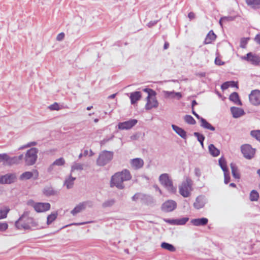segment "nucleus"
I'll use <instances>...</instances> for the list:
<instances>
[{
  "label": "nucleus",
  "mask_w": 260,
  "mask_h": 260,
  "mask_svg": "<svg viewBox=\"0 0 260 260\" xmlns=\"http://www.w3.org/2000/svg\"><path fill=\"white\" fill-rule=\"evenodd\" d=\"M38 152L37 148H31L27 151L24 156V162L26 166H32L36 163Z\"/></svg>",
  "instance_id": "20e7f679"
},
{
  "label": "nucleus",
  "mask_w": 260,
  "mask_h": 260,
  "mask_svg": "<svg viewBox=\"0 0 260 260\" xmlns=\"http://www.w3.org/2000/svg\"><path fill=\"white\" fill-rule=\"evenodd\" d=\"M194 174L198 178L200 177V176H201V172L199 168H196L194 169Z\"/></svg>",
  "instance_id": "052dcab7"
},
{
  "label": "nucleus",
  "mask_w": 260,
  "mask_h": 260,
  "mask_svg": "<svg viewBox=\"0 0 260 260\" xmlns=\"http://www.w3.org/2000/svg\"><path fill=\"white\" fill-rule=\"evenodd\" d=\"M218 162H219V165L220 167H221V169L222 170V171H223V172L229 171L228 169L226 167V161L223 157H221L219 159Z\"/></svg>",
  "instance_id": "72a5a7b5"
},
{
  "label": "nucleus",
  "mask_w": 260,
  "mask_h": 260,
  "mask_svg": "<svg viewBox=\"0 0 260 260\" xmlns=\"http://www.w3.org/2000/svg\"><path fill=\"white\" fill-rule=\"evenodd\" d=\"M157 21H151L148 23L147 26L149 27H151L155 25L157 23Z\"/></svg>",
  "instance_id": "774afa93"
},
{
  "label": "nucleus",
  "mask_w": 260,
  "mask_h": 260,
  "mask_svg": "<svg viewBox=\"0 0 260 260\" xmlns=\"http://www.w3.org/2000/svg\"><path fill=\"white\" fill-rule=\"evenodd\" d=\"M165 221L168 223H169L172 225H176V219H165Z\"/></svg>",
  "instance_id": "13d9d810"
},
{
  "label": "nucleus",
  "mask_w": 260,
  "mask_h": 260,
  "mask_svg": "<svg viewBox=\"0 0 260 260\" xmlns=\"http://www.w3.org/2000/svg\"><path fill=\"white\" fill-rule=\"evenodd\" d=\"M28 222H29V224L31 226V229L37 226V222L32 218L29 217V219H28Z\"/></svg>",
  "instance_id": "8fccbe9b"
},
{
  "label": "nucleus",
  "mask_w": 260,
  "mask_h": 260,
  "mask_svg": "<svg viewBox=\"0 0 260 260\" xmlns=\"http://www.w3.org/2000/svg\"><path fill=\"white\" fill-rule=\"evenodd\" d=\"M215 63L218 66L224 64V62L222 61L221 59L218 57H216L215 59Z\"/></svg>",
  "instance_id": "e2e57ef3"
},
{
  "label": "nucleus",
  "mask_w": 260,
  "mask_h": 260,
  "mask_svg": "<svg viewBox=\"0 0 260 260\" xmlns=\"http://www.w3.org/2000/svg\"><path fill=\"white\" fill-rule=\"evenodd\" d=\"M230 180V173L228 171L224 172V182L225 184H228Z\"/></svg>",
  "instance_id": "de8ad7c7"
},
{
  "label": "nucleus",
  "mask_w": 260,
  "mask_h": 260,
  "mask_svg": "<svg viewBox=\"0 0 260 260\" xmlns=\"http://www.w3.org/2000/svg\"><path fill=\"white\" fill-rule=\"evenodd\" d=\"M208 219L205 217L191 219L190 222L195 226H204L208 223Z\"/></svg>",
  "instance_id": "6ab92c4d"
},
{
  "label": "nucleus",
  "mask_w": 260,
  "mask_h": 260,
  "mask_svg": "<svg viewBox=\"0 0 260 260\" xmlns=\"http://www.w3.org/2000/svg\"><path fill=\"white\" fill-rule=\"evenodd\" d=\"M132 200L134 201H136L138 199H141V200H152V198L150 196H148L145 194H142L140 193H137L134 194L132 197Z\"/></svg>",
  "instance_id": "4be33fe9"
},
{
  "label": "nucleus",
  "mask_w": 260,
  "mask_h": 260,
  "mask_svg": "<svg viewBox=\"0 0 260 260\" xmlns=\"http://www.w3.org/2000/svg\"><path fill=\"white\" fill-rule=\"evenodd\" d=\"M130 165L135 170H139L144 166V160L141 158H136L130 160Z\"/></svg>",
  "instance_id": "f3484780"
},
{
  "label": "nucleus",
  "mask_w": 260,
  "mask_h": 260,
  "mask_svg": "<svg viewBox=\"0 0 260 260\" xmlns=\"http://www.w3.org/2000/svg\"><path fill=\"white\" fill-rule=\"evenodd\" d=\"M114 135H112L110 137H109L108 138V137L105 138V139H104L103 140H102L100 142L101 145V146L104 145L105 144H106L108 142H109V141L112 140L113 139V138H114Z\"/></svg>",
  "instance_id": "09e8293b"
},
{
  "label": "nucleus",
  "mask_w": 260,
  "mask_h": 260,
  "mask_svg": "<svg viewBox=\"0 0 260 260\" xmlns=\"http://www.w3.org/2000/svg\"><path fill=\"white\" fill-rule=\"evenodd\" d=\"M229 82L230 87H236L237 88H238V84H237V82H235L234 81H229Z\"/></svg>",
  "instance_id": "69168bd1"
},
{
  "label": "nucleus",
  "mask_w": 260,
  "mask_h": 260,
  "mask_svg": "<svg viewBox=\"0 0 260 260\" xmlns=\"http://www.w3.org/2000/svg\"><path fill=\"white\" fill-rule=\"evenodd\" d=\"M49 108L51 110H58L60 109L59 106L57 103H54L49 106Z\"/></svg>",
  "instance_id": "603ef678"
},
{
  "label": "nucleus",
  "mask_w": 260,
  "mask_h": 260,
  "mask_svg": "<svg viewBox=\"0 0 260 260\" xmlns=\"http://www.w3.org/2000/svg\"><path fill=\"white\" fill-rule=\"evenodd\" d=\"M113 152L107 150L102 151L96 160L99 166H104L109 163L113 158Z\"/></svg>",
  "instance_id": "39448f33"
},
{
  "label": "nucleus",
  "mask_w": 260,
  "mask_h": 260,
  "mask_svg": "<svg viewBox=\"0 0 260 260\" xmlns=\"http://www.w3.org/2000/svg\"><path fill=\"white\" fill-rule=\"evenodd\" d=\"M161 247L171 252H174L176 250L175 247L172 244L167 242H162L161 244Z\"/></svg>",
  "instance_id": "473e14b6"
},
{
  "label": "nucleus",
  "mask_w": 260,
  "mask_h": 260,
  "mask_svg": "<svg viewBox=\"0 0 260 260\" xmlns=\"http://www.w3.org/2000/svg\"><path fill=\"white\" fill-rule=\"evenodd\" d=\"M37 143L36 142H31L28 143L27 144H26V145H25L23 146H21V147H20L19 149H22L25 148H28V147H30L31 146H34L37 145Z\"/></svg>",
  "instance_id": "3c124183"
},
{
  "label": "nucleus",
  "mask_w": 260,
  "mask_h": 260,
  "mask_svg": "<svg viewBox=\"0 0 260 260\" xmlns=\"http://www.w3.org/2000/svg\"><path fill=\"white\" fill-rule=\"evenodd\" d=\"M201 126L203 128L211 131H214L215 128L210 123H209L205 119L202 118L201 120Z\"/></svg>",
  "instance_id": "393cba45"
},
{
  "label": "nucleus",
  "mask_w": 260,
  "mask_h": 260,
  "mask_svg": "<svg viewBox=\"0 0 260 260\" xmlns=\"http://www.w3.org/2000/svg\"><path fill=\"white\" fill-rule=\"evenodd\" d=\"M192 181L189 178H187L183 182L179 187L180 194L184 198L188 197L191 191Z\"/></svg>",
  "instance_id": "423d86ee"
},
{
  "label": "nucleus",
  "mask_w": 260,
  "mask_h": 260,
  "mask_svg": "<svg viewBox=\"0 0 260 260\" xmlns=\"http://www.w3.org/2000/svg\"><path fill=\"white\" fill-rule=\"evenodd\" d=\"M36 203H35L34 201L32 200H30L28 201L27 203L28 205L33 207L34 209H35V206L36 205Z\"/></svg>",
  "instance_id": "338daca9"
},
{
  "label": "nucleus",
  "mask_w": 260,
  "mask_h": 260,
  "mask_svg": "<svg viewBox=\"0 0 260 260\" xmlns=\"http://www.w3.org/2000/svg\"><path fill=\"white\" fill-rule=\"evenodd\" d=\"M58 214L57 212L52 213L51 214L49 215L47 218V223L48 225L50 224L53 221H54Z\"/></svg>",
  "instance_id": "f704fd0d"
},
{
  "label": "nucleus",
  "mask_w": 260,
  "mask_h": 260,
  "mask_svg": "<svg viewBox=\"0 0 260 260\" xmlns=\"http://www.w3.org/2000/svg\"><path fill=\"white\" fill-rule=\"evenodd\" d=\"M248 38H243L240 40V47L242 48H245L247 44Z\"/></svg>",
  "instance_id": "a18cd8bd"
},
{
  "label": "nucleus",
  "mask_w": 260,
  "mask_h": 260,
  "mask_svg": "<svg viewBox=\"0 0 260 260\" xmlns=\"http://www.w3.org/2000/svg\"><path fill=\"white\" fill-rule=\"evenodd\" d=\"M9 211L10 209L8 207H5L4 209H1L0 210V219L6 218Z\"/></svg>",
  "instance_id": "e433bc0d"
},
{
  "label": "nucleus",
  "mask_w": 260,
  "mask_h": 260,
  "mask_svg": "<svg viewBox=\"0 0 260 260\" xmlns=\"http://www.w3.org/2000/svg\"><path fill=\"white\" fill-rule=\"evenodd\" d=\"M206 203V199L204 196H199L196 199L193 204V207L197 210L203 208Z\"/></svg>",
  "instance_id": "dca6fc26"
},
{
  "label": "nucleus",
  "mask_w": 260,
  "mask_h": 260,
  "mask_svg": "<svg viewBox=\"0 0 260 260\" xmlns=\"http://www.w3.org/2000/svg\"><path fill=\"white\" fill-rule=\"evenodd\" d=\"M15 164H18L17 161H16V158L15 156L14 157H10L8 155V158L7 159V162H4L5 165L11 166Z\"/></svg>",
  "instance_id": "4c0bfd02"
},
{
  "label": "nucleus",
  "mask_w": 260,
  "mask_h": 260,
  "mask_svg": "<svg viewBox=\"0 0 260 260\" xmlns=\"http://www.w3.org/2000/svg\"><path fill=\"white\" fill-rule=\"evenodd\" d=\"M173 129L182 139H186L187 138L186 132L181 127L174 124L172 125Z\"/></svg>",
  "instance_id": "412c9836"
},
{
  "label": "nucleus",
  "mask_w": 260,
  "mask_h": 260,
  "mask_svg": "<svg viewBox=\"0 0 260 260\" xmlns=\"http://www.w3.org/2000/svg\"><path fill=\"white\" fill-rule=\"evenodd\" d=\"M241 152L245 158L251 159L254 156L255 150L249 144H244L241 147Z\"/></svg>",
  "instance_id": "0eeeda50"
},
{
  "label": "nucleus",
  "mask_w": 260,
  "mask_h": 260,
  "mask_svg": "<svg viewBox=\"0 0 260 260\" xmlns=\"http://www.w3.org/2000/svg\"><path fill=\"white\" fill-rule=\"evenodd\" d=\"M83 169V165L80 163L74 162L71 167V173L75 170H82Z\"/></svg>",
  "instance_id": "ea45409f"
},
{
  "label": "nucleus",
  "mask_w": 260,
  "mask_h": 260,
  "mask_svg": "<svg viewBox=\"0 0 260 260\" xmlns=\"http://www.w3.org/2000/svg\"><path fill=\"white\" fill-rule=\"evenodd\" d=\"M15 157L16 158V161H17L18 164H20L23 159H24V157L23 154H21L18 156H15Z\"/></svg>",
  "instance_id": "680f3d73"
},
{
  "label": "nucleus",
  "mask_w": 260,
  "mask_h": 260,
  "mask_svg": "<svg viewBox=\"0 0 260 260\" xmlns=\"http://www.w3.org/2000/svg\"><path fill=\"white\" fill-rule=\"evenodd\" d=\"M64 37V34L63 32H61L56 37V40L57 41H60L63 40Z\"/></svg>",
  "instance_id": "0e129e2a"
},
{
  "label": "nucleus",
  "mask_w": 260,
  "mask_h": 260,
  "mask_svg": "<svg viewBox=\"0 0 260 260\" xmlns=\"http://www.w3.org/2000/svg\"><path fill=\"white\" fill-rule=\"evenodd\" d=\"M92 206V203L91 202H89V201H87V202H82V203H80V204H79L78 205H77L74 208L73 210H72L71 212V214L75 216V215H76L77 213H80V212H81L83 210L85 209L86 206Z\"/></svg>",
  "instance_id": "2eb2a0df"
},
{
  "label": "nucleus",
  "mask_w": 260,
  "mask_h": 260,
  "mask_svg": "<svg viewBox=\"0 0 260 260\" xmlns=\"http://www.w3.org/2000/svg\"><path fill=\"white\" fill-rule=\"evenodd\" d=\"M229 87H230L229 82V81H227V82L223 83L221 85V88L222 89V90H224L227 89Z\"/></svg>",
  "instance_id": "bf43d9fd"
},
{
  "label": "nucleus",
  "mask_w": 260,
  "mask_h": 260,
  "mask_svg": "<svg viewBox=\"0 0 260 260\" xmlns=\"http://www.w3.org/2000/svg\"><path fill=\"white\" fill-rule=\"evenodd\" d=\"M8 154L7 153L0 154V162H6L8 158Z\"/></svg>",
  "instance_id": "864d4df0"
},
{
  "label": "nucleus",
  "mask_w": 260,
  "mask_h": 260,
  "mask_svg": "<svg viewBox=\"0 0 260 260\" xmlns=\"http://www.w3.org/2000/svg\"><path fill=\"white\" fill-rule=\"evenodd\" d=\"M250 102L253 105H260V90L256 89L252 90L249 95Z\"/></svg>",
  "instance_id": "9d476101"
},
{
  "label": "nucleus",
  "mask_w": 260,
  "mask_h": 260,
  "mask_svg": "<svg viewBox=\"0 0 260 260\" xmlns=\"http://www.w3.org/2000/svg\"><path fill=\"white\" fill-rule=\"evenodd\" d=\"M229 99L230 101H233L235 103V104L238 105H241L242 103L241 101L239 99V96L237 92H233L229 97Z\"/></svg>",
  "instance_id": "c756f323"
},
{
  "label": "nucleus",
  "mask_w": 260,
  "mask_h": 260,
  "mask_svg": "<svg viewBox=\"0 0 260 260\" xmlns=\"http://www.w3.org/2000/svg\"><path fill=\"white\" fill-rule=\"evenodd\" d=\"M132 179L130 171L127 169H124L120 172L115 173L111 177L110 180V186L116 187L119 189H123L124 188V181H129Z\"/></svg>",
  "instance_id": "f257e3e1"
},
{
  "label": "nucleus",
  "mask_w": 260,
  "mask_h": 260,
  "mask_svg": "<svg viewBox=\"0 0 260 260\" xmlns=\"http://www.w3.org/2000/svg\"><path fill=\"white\" fill-rule=\"evenodd\" d=\"M164 95L166 98H171L172 99H176L177 100H180L182 95L181 92H176L174 91H163Z\"/></svg>",
  "instance_id": "aec40b11"
},
{
  "label": "nucleus",
  "mask_w": 260,
  "mask_h": 260,
  "mask_svg": "<svg viewBox=\"0 0 260 260\" xmlns=\"http://www.w3.org/2000/svg\"><path fill=\"white\" fill-rule=\"evenodd\" d=\"M29 212L25 211L23 214L19 217V218L15 222V226L18 230H29L31 229V226L29 224L28 219H29L28 216Z\"/></svg>",
  "instance_id": "7ed1b4c3"
},
{
  "label": "nucleus",
  "mask_w": 260,
  "mask_h": 260,
  "mask_svg": "<svg viewBox=\"0 0 260 260\" xmlns=\"http://www.w3.org/2000/svg\"><path fill=\"white\" fill-rule=\"evenodd\" d=\"M53 163L55 166H61L65 164V160L63 158L60 157L56 159Z\"/></svg>",
  "instance_id": "c03bdc74"
},
{
  "label": "nucleus",
  "mask_w": 260,
  "mask_h": 260,
  "mask_svg": "<svg viewBox=\"0 0 260 260\" xmlns=\"http://www.w3.org/2000/svg\"><path fill=\"white\" fill-rule=\"evenodd\" d=\"M231 111L234 118H238L244 114V110L240 108L232 107L231 108Z\"/></svg>",
  "instance_id": "5701e85b"
},
{
  "label": "nucleus",
  "mask_w": 260,
  "mask_h": 260,
  "mask_svg": "<svg viewBox=\"0 0 260 260\" xmlns=\"http://www.w3.org/2000/svg\"><path fill=\"white\" fill-rule=\"evenodd\" d=\"M233 176L236 179H239L240 175L236 165L233 162L230 165Z\"/></svg>",
  "instance_id": "c85d7f7f"
},
{
  "label": "nucleus",
  "mask_w": 260,
  "mask_h": 260,
  "mask_svg": "<svg viewBox=\"0 0 260 260\" xmlns=\"http://www.w3.org/2000/svg\"><path fill=\"white\" fill-rule=\"evenodd\" d=\"M209 151L210 153L214 157L217 156L220 154V151L217 148L215 147V146L211 144L209 145L208 147Z\"/></svg>",
  "instance_id": "7c9ffc66"
},
{
  "label": "nucleus",
  "mask_w": 260,
  "mask_h": 260,
  "mask_svg": "<svg viewBox=\"0 0 260 260\" xmlns=\"http://www.w3.org/2000/svg\"><path fill=\"white\" fill-rule=\"evenodd\" d=\"M17 177L15 173H8L0 176V184H12L15 182Z\"/></svg>",
  "instance_id": "6e6552de"
},
{
  "label": "nucleus",
  "mask_w": 260,
  "mask_h": 260,
  "mask_svg": "<svg viewBox=\"0 0 260 260\" xmlns=\"http://www.w3.org/2000/svg\"><path fill=\"white\" fill-rule=\"evenodd\" d=\"M160 183L170 192L175 193L176 188L173 186V181L167 173L161 174L159 177Z\"/></svg>",
  "instance_id": "f03ea898"
},
{
  "label": "nucleus",
  "mask_w": 260,
  "mask_h": 260,
  "mask_svg": "<svg viewBox=\"0 0 260 260\" xmlns=\"http://www.w3.org/2000/svg\"><path fill=\"white\" fill-rule=\"evenodd\" d=\"M242 60H246L254 66H257L260 62V57L258 55L251 52L248 53L245 56H241Z\"/></svg>",
  "instance_id": "1a4fd4ad"
},
{
  "label": "nucleus",
  "mask_w": 260,
  "mask_h": 260,
  "mask_svg": "<svg viewBox=\"0 0 260 260\" xmlns=\"http://www.w3.org/2000/svg\"><path fill=\"white\" fill-rule=\"evenodd\" d=\"M8 225L6 222H0V231H5L8 229Z\"/></svg>",
  "instance_id": "4d7b16f0"
},
{
  "label": "nucleus",
  "mask_w": 260,
  "mask_h": 260,
  "mask_svg": "<svg viewBox=\"0 0 260 260\" xmlns=\"http://www.w3.org/2000/svg\"><path fill=\"white\" fill-rule=\"evenodd\" d=\"M246 3L252 8L258 9L260 8V0H245Z\"/></svg>",
  "instance_id": "cd10ccee"
},
{
  "label": "nucleus",
  "mask_w": 260,
  "mask_h": 260,
  "mask_svg": "<svg viewBox=\"0 0 260 260\" xmlns=\"http://www.w3.org/2000/svg\"><path fill=\"white\" fill-rule=\"evenodd\" d=\"M50 204L48 203H37L35 206V210L37 212H43L49 210Z\"/></svg>",
  "instance_id": "a211bd4d"
},
{
  "label": "nucleus",
  "mask_w": 260,
  "mask_h": 260,
  "mask_svg": "<svg viewBox=\"0 0 260 260\" xmlns=\"http://www.w3.org/2000/svg\"><path fill=\"white\" fill-rule=\"evenodd\" d=\"M143 91L148 93V95H149V94L150 93V96H155L156 94L154 90L149 88H145L143 89Z\"/></svg>",
  "instance_id": "6e6d98bb"
},
{
  "label": "nucleus",
  "mask_w": 260,
  "mask_h": 260,
  "mask_svg": "<svg viewBox=\"0 0 260 260\" xmlns=\"http://www.w3.org/2000/svg\"><path fill=\"white\" fill-rule=\"evenodd\" d=\"M43 192L46 196H53L56 194V191L53 190L51 186H46L44 187Z\"/></svg>",
  "instance_id": "2f4dec72"
},
{
  "label": "nucleus",
  "mask_w": 260,
  "mask_h": 260,
  "mask_svg": "<svg viewBox=\"0 0 260 260\" xmlns=\"http://www.w3.org/2000/svg\"><path fill=\"white\" fill-rule=\"evenodd\" d=\"M75 180L76 178L72 177L71 174L68 178L66 179L64 182V185H65L68 189L72 188L73 187Z\"/></svg>",
  "instance_id": "bb28decb"
},
{
  "label": "nucleus",
  "mask_w": 260,
  "mask_h": 260,
  "mask_svg": "<svg viewBox=\"0 0 260 260\" xmlns=\"http://www.w3.org/2000/svg\"><path fill=\"white\" fill-rule=\"evenodd\" d=\"M259 198L258 193L255 190H252L250 193V200L251 201H257Z\"/></svg>",
  "instance_id": "a19ab883"
},
{
  "label": "nucleus",
  "mask_w": 260,
  "mask_h": 260,
  "mask_svg": "<svg viewBox=\"0 0 260 260\" xmlns=\"http://www.w3.org/2000/svg\"><path fill=\"white\" fill-rule=\"evenodd\" d=\"M130 99L131 104L134 105L141 98V93L140 91H135L131 93Z\"/></svg>",
  "instance_id": "b1692460"
},
{
  "label": "nucleus",
  "mask_w": 260,
  "mask_h": 260,
  "mask_svg": "<svg viewBox=\"0 0 260 260\" xmlns=\"http://www.w3.org/2000/svg\"><path fill=\"white\" fill-rule=\"evenodd\" d=\"M184 120L187 123L189 124H194L196 123V120L194 119L189 115H186L184 117Z\"/></svg>",
  "instance_id": "58836bf2"
},
{
  "label": "nucleus",
  "mask_w": 260,
  "mask_h": 260,
  "mask_svg": "<svg viewBox=\"0 0 260 260\" xmlns=\"http://www.w3.org/2000/svg\"><path fill=\"white\" fill-rule=\"evenodd\" d=\"M177 207V203L173 200H168L165 202L161 206L162 211L166 212H170L174 210Z\"/></svg>",
  "instance_id": "f8f14e48"
},
{
  "label": "nucleus",
  "mask_w": 260,
  "mask_h": 260,
  "mask_svg": "<svg viewBox=\"0 0 260 260\" xmlns=\"http://www.w3.org/2000/svg\"><path fill=\"white\" fill-rule=\"evenodd\" d=\"M138 122L136 119H130L123 122H119L118 124V127L119 129H129L134 126Z\"/></svg>",
  "instance_id": "4468645a"
},
{
  "label": "nucleus",
  "mask_w": 260,
  "mask_h": 260,
  "mask_svg": "<svg viewBox=\"0 0 260 260\" xmlns=\"http://www.w3.org/2000/svg\"><path fill=\"white\" fill-rule=\"evenodd\" d=\"M33 177L34 180H36L39 177V172L37 170L34 169L32 172L26 171L23 173L19 177L20 180H28Z\"/></svg>",
  "instance_id": "9b49d317"
},
{
  "label": "nucleus",
  "mask_w": 260,
  "mask_h": 260,
  "mask_svg": "<svg viewBox=\"0 0 260 260\" xmlns=\"http://www.w3.org/2000/svg\"><path fill=\"white\" fill-rule=\"evenodd\" d=\"M193 135L196 137H197V140L199 142L204 141V140L205 139V137L203 135H202L198 132H194L193 133Z\"/></svg>",
  "instance_id": "49530a36"
},
{
  "label": "nucleus",
  "mask_w": 260,
  "mask_h": 260,
  "mask_svg": "<svg viewBox=\"0 0 260 260\" xmlns=\"http://www.w3.org/2000/svg\"><path fill=\"white\" fill-rule=\"evenodd\" d=\"M115 203V200L114 199H109L105 201L102 204L103 208L111 207Z\"/></svg>",
  "instance_id": "c9c22d12"
},
{
  "label": "nucleus",
  "mask_w": 260,
  "mask_h": 260,
  "mask_svg": "<svg viewBox=\"0 0 260 260\" xmlns=\"http://www.w3.org/2000/svg\"><path fill=\"white\" fill-rule=\"evenodd\" d=\"M234 19V17L232 16H224L221 18V20L223 21L224 22L232 21Z\"/></svg>",
  "instance_id": "5fc2aeb1"
},
{
  "label": "nucleus",
  "mask_w": 260,
  "mask_h": 260,
  "mask_svg": "<svg viewBox=\"0 0 260 260\" xmlns=\"http://www.w3.org/2000/svg\"><path fill=\"white\" fill-rule=\"evenodd\" d=\"M158 106V103L155 96H150L149 93L147 97V103L145 105V109L149 110L153 108H157Z\"/></svg>",
  "instance_id": "ddd939ff"
},
{
  "label": "nucleus",
  "mask_w": 260,
  "mask_h": 260,
  "mask_svg": "<svg viewBox=\"0 0 260 260\" xmlns=\"http://www.w3.org/2000/svg\"><path fill=\"white\" fill-rule=\"evenodd\" d=\"M250 135L260 142V130L251 131Z\"/></svg>",
  "instance_id": "79ce46f5"
},
{
  "label": "nucleus",
  "mask_w": 260,
  "mask_h": 260,
  "mask_svg": "<svg viewBox=\"0 0 260 260\" xmlns=\"http://www.w3.org/2000/svg\"><path fill=\"white\" fill-rule=\"evenodd\" d=\"M189 220L188 217H183L180 219H176V225H184Z\"/></svg>",
  "instance_id": "37998d69"
},
{
  "label": "nucleus",
  "mask_w": 260,
  "mask_h": 260,
  "mask_svg": "<svg viewBox=\"0 0 260 260\" xmlns=\"http://www.w3.org/2000/svg\"><path fill=\"white\" fill-rule=\"evenodd\" d=\"M216 36L212 30L209 31L207 35L204 42V44H209L212 43V42L215 40Z\"/></svg>",
  "instance_id": "a878e982"
}]
</instances>
